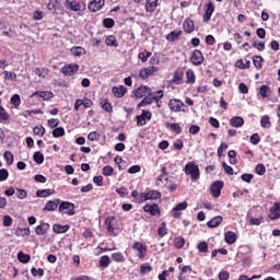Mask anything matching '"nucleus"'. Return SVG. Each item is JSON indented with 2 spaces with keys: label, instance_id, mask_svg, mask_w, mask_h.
I'll use <instances>...</instances> for the list:
<instances>
[{
  "label": "nucleus",
  "instance_id": "nucleus-23",
  "mask_svg": "<svg viewBox=\"0 0 280 280\" xmlns=\"http://www.w3.org/2000/svg\"><path fill=\"white\" fill-rule=\"evenodd\" d=\"M183 27H184V32H186V34H191V32H194V30H196V26L194 25V21H191L190 19H187L184 21Z\"/></svg>",
  "mask_w": 280,
  "mask_h": 280
},
{
  "label": "nucleus",
  "instance_id": "nucleus-32",
  "mask_svg": "<svg viewBox=\"0 0 280 280\" xmlns=\"http://www.w3.org/2000/svg\"><path fill=\"white\" fill-rule=\"evenodd\" d=\"M112 259L117 264H124V261H126V258L124 257V254L121 252L112 254Z\"/></svg>",
  "mask_w": 280,
  "mask_h": 280
},
{
  "label": "nucleus",
  "instance_id": "nucleus-57",
  "mask_svg": "<svg viewBox=\"0 0 280 280\" xmlns=\"http://www.w3.org/2000/svg\"><path fill=\"white\" fill-rule=\"evenodd\" d=\"M8 119H10L8 112H5V108L0 107V121H8Z\"/></svg>",
  "mask_w": 280,
  "mask_h": 280
},
{
  "label": "nucleus",
  "instance_id": "nucleus-37",
  "mask_svg": "<svg viewBox=\"0 0 280 280\" xmlns=\"http://www.w3.org/2000/svg\"><path fill=\"white\" fill-rule=\"evenodd\" d=\"M131 197L136 200V202H138L139 205H141V202H144L143 199V192L139 194V191L133 190L131 191Z\"/></svg>",
  "mask_w": 280,
  "mask_h": 280
},
{
  "label": "nucleus",
  "instance_id": "nucleus-31",
  "mask_svg": "<svg viewBox=\"0 0 280 280\" xmlns=\"http://www.w3.org/2000/svg\"><path fill=\"white\" fill-rule=\"evenodd\" d=\"M54 233H67L69 231V225L55 224L52 226Z\"/></svg>",
  "mask_w": 280,
  "mask_h": 280
},
{
  "label": "nucleus",
  "instance_id": "nucleus-7",
  "mask_svg": "<svg viewBox=\"0 0 280 280\" xmlns=\"http://www.w3.org/2000/svg\"><path fill=\"white\" fill-rule=\"evenodd\" d=\"M151 119H152V113L143 109L142 114L137 116V125L145 126V124H148V121H150Z\"/></svg>",
  "mask_w": 280,
  "mask_h": 280
},
{
  "label": "nucleus",
  "instance_id": "nucleus-45",
  "mask_svg": "<svg viewBox=\"0 0 280 280\" xmlns=\"http://www.w3.org/2000/svg\"><path fill=\"white\" fill-rule=\"evenodd\" d=\"M38 96L36 95V92L35 93H33L30 97H28V100H27V104H28V106H36V105H38Z\"/></svg>",
  "mask_w": 280,
  "mask_h": 280
},
{
  "label": "nucleus",
  "instance_id": "nucleus-61",
  "mask_svg": "<svg viewBox=\"0 0 280 280\" xmlns=\"http://www.w3.org/2000/svg\"><path fill=\"white\" fill-rule=\"evenodd\" d=\"M151 95L153 97V102H159L160 100H163V91L161 90Z\"/></svg>",
  "mask_w": 280,
  "mask_h": 280
},
{
  "label": "nucleus",
  "instance_id": "nucleus-10",
  "mask_svg": "<svg viewBox=\"0 0 280 280\" xmlns=\"http://www.w3.org/2000/svg\"><path fill=\"white\" fill-rule=\"evenodd\" d=\"M190 60H191L192 65H195V67H198V66L202 65V62H205V56H202V51L196 49L192 52Z\"/></svg>",
  "mask_w": 280,
  "mask_h": 280
},
{
  "label": "nucleus",
  "instance_id": "nucleus-16",
  "mask_svg": "<svg viewBox=\"0 0 280 280\" xmlns=\"http://www.w3.org/2000/svg\"><path fill=\"white\" fill-rule=\"evenodd\" d=\"M279 218H280V202H276L273 207L270 209L269 219L279 220Z\"/></svg>",
  "mask_w": 280,
  "mask_h": 280
},
{
  "label": "nucleus",
  "instance_id": "nucleus-58",
  "mask_svg": "<svg viewBox=\"0 0 280 280\" xmlns=\"http://www.w3.org/2000/svg\"><path fill=\"white\" fill-rule=\"evenodd\" d=\"M114 172H115V168H113V166L110 165H107L103 168L104 176H113Z\"/></svg>",
  "mask_w": 280,
  "mask_h": 280
},
{
  "label": "nucleus",
  "instance_id": "nucleus-52",
  "mask_svg": "<svg viewBox=\"0 0 280 280\" xmlns=\"http://www.w3.org/2000/svg\"><path fill=\"white\" fill-rule=\"evenodd\" d=\"M253 62H254V67H256V69H261V62H264V58H261V56H255L253 58Z\"/></svg>",
  "mask_w": 280,
  "mask_h": 280
},
{
  "label": "nucleus",
  "instance_id": "nucleus-47",
  "mask_svg": "<svg viewBox=\"0 0 280 280\" xmlns=\"http://www.w3.org/2000/svg\"><path fill=\"white\" fill-rule=\"evenodd\" d=\"M11 104L14 106V108H19L21 106V96L19 94H14L11 97Z\"/></svg>",
  "mask_w": 280,
  "mask_h": 280
},
{
  "label": "nucleus",
  "instance_id": "nucleus-53",
  "mask_svg": "<svg viewBox=\"0 0 280 280\" xmlns=\"http://www.w3.org/2000/svg\"><path fill=\"white\" fill-rule=\"evenodd\" d=\"M35 73L38 75V78H46L48 70L46 68H37L35 69Z\"/></svg>",
  "mask_w": 280,
  "mask_h": 280
},
{
  "label": "nucleus",
  "instance_id": "nucleus-5",
  "mask_svg": "<svg viewBox=\"0 0 280 280\" xmlns=\"http://www.w3.org/2000/svg\"><path fill=\"white\" fill-rule=\"evenodd\" d=\"M65 8L67 10H71V12H81V10H85L86 7L82 4L75 0H66L65 2Z\"/></svg>",
  "mask_w": 280,
  "mask_h": 280
},
{
  "label": "nucleus",
  "instance_id": "nucleus-17",
  "mask_svg": "<svg viewBox=\"0 0 280 280\" xmlns=\"http://www.w3.org/2000/svg\"><path fill=\"white\" fill-rule=\"evenodd\" d=\"M161 198V192L159 190H151L148 192H143V200H159Z\"/></svg>",
  "mask_w": 280,
  "mask_h": 280
},
{
  "label": "nucleus",
  "instance_id": "nucleus-13",
  "mask_svg": "<svg viewBox=\"0 0 280 280\" xmlns=\"http://www.w3.org/2000/svg\"><path fill=\"white\" fill-rule=\"evenodd\" d=\"M78 69H80V66L77 63H71L69 66H65L61 71L65 75H74L78 73Z\"/></svg>",
  "mask_w": 280,
  "mask_h": 280
},
{
  "label": "nucleus",
  "instance_id": "nucleus-54",
  "mask_svg": "<svg viewBox=\"0 0 280 280\" xmlns=\"http://www.w3.org/2000/svg\"><path fill=\"white\" fill-rule=\"evenodd\" d=\"M255 172L258 176H264L266 174V166L264 164H258L256 165Z\"/></svg>",
  "mask_w": 280,
  "mask_h": 280
},
{
  "label": "nucleus",
  "instance_id": "nucleus-64",
  "mask_svg": "<svg viewBox=\"0 0 280 280\" xmlns=\"http://www.w3.org/2000/svg\"><path fill=\"white\" fill-rule=\"evenodd\" d=\"M89 141H97L100 139V133L92 131L88 135Z\"/></svg>",
  "mask_w": 280,
  "mask_h": 280
},
{
  "label": "nucleus",
  "instance_id": "nucleus-9",
  "mask_svg": "<svg viewBox=\"0 0 280 280\" xmlns=\"http://www.w3.org/2000/svg\"><path fill=\"white\" fill-rule=\"evenodd\" d=\"M135 95L138 98L148 97V96L152 95V89H150L145 85H141L136 90Z\"/></svg>",
  "mask_w": 280,
  "mask_h": 280
},
{
  "label": "nucleus",
  "instance_id": "nucleus-59",
  "mask_svg": "<svg viewBox=\"0 0 280 280\" xmlns=\"http://www.w3.org/2000/svg\"><path fill=\"white\" fill-rule=\"evenodd\" d=\"M167 182V175H160L156 178V185L158 187H163L164 183Z\"/></svg>",
  "mask_w": 280,
  "mask_h": 280
},
{
  "label": "nucleus",
  "instance_id": "nucleus-4",
  "mask_svg": "<svg viewBox=\"0 0 280 280\" xmlns=\"http://www.w3.org/2000/svg\"><path fill=\"white\" fill-rule=\"evenodd\" d=\"M133 250H136V255L137 257H139V259H143V257H145V255H148V246H145V244L141 243V242H136L132 245Z\"/></svg>",
  "mask_w": 280,
  "mask_h": 280
},
{
  "label": "nucleus",
  "instance_id": "nucleus-25",
  "mask_svg": "<svg viewBox=\"0 0 280 280\" xmlns=\"http://www.w3.org/2000/svg\"><path fill=\"white\" fill-rule=\"evenodd\" d=\"M112 92L115 97L121 98V97H124V95H126V88H124V85L118 86V88L114 86L112 89Z\"/></svg>",
  "mask_w": 280,
  "mask_h": 280
},
{
  "label": "nucleus",
  "instance_id": "nucleus-50",
  "mask_svg": "<svg viewBox=\"0 0 280 280\" xmlns=\"http://www.w3.org/2000/svg\"><path fill=\"white\" fill-rule=\"evenodd\" d=\"M197 248H198L199 253H208L209 252V245L207 244V242H200L197 245Z\"/></svg>",
  "mask_w": 280,
  "mask_h": 280
},
{
  "label": "nucleus",
  "instance_id": "nucleus-12",
  "mask_svg": "<svg viewBox=\"0 0 280 280\" xmlns=\"http://www.w3.org/2000/svg\"><path fill=\"white\" fill-rule=\"evenodd\" d=\"M105 0H92L88 8L91 12H100L104 8Z\"/></svg>",
  "mask_w": 280,
  "mask_h": 280
},
{
  "label": "nucleus",
  "instance_id": "nucleus-49",
  "mask_svg": "<svg viewBox=\"0 0 280 280\" xmlns=\"http://www.w3.org/2000/svg\"><path fill=\"white\" fill-rule=\"evenodd\" d=\"M150 56H152V52H150V51H143V52H139L138 58H139V60H141L142 62H148V59L150 58Z\"/></svg>",
  "mask_w": 280,
  "mask_h": 280
},
{
  "label": "nucleus",
  "instance_id": "nucleus-42",
  "mask_svg": "<svg viewBox=\"0 0 280 280\" xmlns=\"http://www.w3.org/2000/svg\"><path fill=\"white\" fill-rule=\"evenodd\" d=\"M72 56H83V54H86V50L84 48L77 46L71 48Z\"/></svg>",
  "mask_w": 280,
  "mask_h": 280
},
{
  "label": "nucleus",
  "instance_id": "nucleus-33",
  "mask_svg": "<svg viewBox=\"0 0 280 280\" xmlns=\"http://www.w3.org/2000/svg\"><path fill=\"white\" fill-rule=\"evenodd\" d=\"M18 259L21 264H28L30 259H32V256L23 252H19Z\"/></svg>",
  "mask_w": 280,
  "mask_h": 280
},
{
  "label": "nucleus",
  "instance_id": "nucleus-35",
  "mask_svg": "<svg viewBox=\"0 0 280 280\" xmlns=\"http://www.w3.org/2000/svg\"><path fill=\"white\" fill-rule=\"evenodd\" d=\"M110 266V257L107 255L102 256L100 259V268H108Z\"/></svg>",
  "mask_w": 280,
  "mask_h": 280
},
{
  "label": "nucleus",
  "instance_id": "nucleus-27",
  "mask_svg": "<svg viewBox=\"0 0 280 280\" xmlns=\"http://www.w3.org/2000/svg\"><path fill=\"white\" fill-rule=\"evenodd\" d=\"M52 194H56V190L54 189H43L36 191L37 198H47L48 196H52Z\"/></svg>",
  "mask_w": 280,
  "mask_h": 280
},
{
  "label": "nucleus",
  "instance_id": "nucleus-46",
  "mask_svg": "<svg viewBox=\"0 0 280 280\" xmlns=\"http://www.w3.org/2000/svg\"><path fill=\"white\" fill-rule=\"evenodd\" d=\"M3 158L8 165H12V163H14V154H12V152L5 151Z\"/></svg>",
  "mask_w": 280,
  "mask_h": 280
},
{
  "label": "nucleus",
  "instance_id": "nucleus-44",
  "mask_svg": "<svg viewBox=\"0 0 280 280\" xmlns=\"http://www.w3.org/2000/svg\"><path fill=\"white\" fill-rule=\"evenodd\" d=\"M173 82L174 84H182L183 83V72L175 71L173 75Z\"/></svg>",
  "mask_w": 280,
  "mask_h": 280
},
{
  "label": "nucleus",
  "instance_id": "nucleus-39",
  "mask_svg": "<svg viewBox=\"0 0 280 280\" xmlns=\"http://www.w3.org/2000/svg\"><path fill=\"white\" fill-rule=\"evenodd\" d=\"M270 88L268 85H262L260 86V95L264 100H266V97H270Z\"/></svg>",
  "mask_w": 280,
  "mask_h": 280
},
{
  "label": "nucleus",
  "instance_id": "nucleus-41",
  "mask_svg": "<svg viewBox=\"0 0 280 280\" xmlns=\"http://www.w3.org/2000/svg\"><path fill=\"white\" fill-rule=\"evenodd\" d=\"M33 135L36 137H43L45 135V127H43V125L34 127Z\"/></svg>",
  "mask_w": 280,
  "mask_h": 280
},
{
  "label": "nucleus",
  "instance_id": "nucleus-11",
  "mask_svg": "<svg viewBox=\"0 0 280 280\" xmlns=\"http://www.w3.org/2000/svg\"><path fill=\"white\" fill-rule=\"evenodd\" d=\"M168 106L174 113H180L185 104L178 98H173L168 102Z\"/></svg>",
  "mask_w": 280,
  "mask_h": 280
},
{
  "label": "nucleus",
  "instance_id": "nucleus-34",
  "mask_svg": "<svg viewBox=\"0 0 280 280\" xmlns=\"http://www.w3.org/2000/svg\"><path fill=\"white\" fill-rule=\"evenodd\" d=\"M152 102H154V98L152 97V95L144 96V98L138 104V108H141L143 106H150Z\"/></svg>",
  "mask_w": 280,
  "mask_h": 280
},
{
  "label": "nucleus",
  "instance_id": "nucleus-60",
  "mask_svg": "<svg viewBox=\"0 0 280 280\" xmlns=\"http://www.w3.org/2000/svg\"><path fill=\"white\" fill-rule=\"evenodd\" d=\"M260 141H261V138L259 137V133L252 135L250 143H253V145H257Z\"/></svg>",
  "mask_w": 280,
  "mask_h": 280
},
{
  "label": "nucleus",
  "instance_id": "nucleus-22",
  "mask_svg": "<svg viewBox=\"0 0 280 280\" xmlns=\"http://www.w3.org/2000/svg\"><path fill=\"white\" fill-rule=\"evenodd\" d=\"M226 244H235L237 242V234L233 231H229L224 234Z\"/></svg>",
  "mask_w": 280,
  "mask_h": 280
},
{
  "label": "nucleus",
  "instance_id": "nucleus-55",
  "mask_svg": "<svg viewBox=\"0 0 280 280\" xmlns=\"http://www.w3.org/2000/svg\"><path fill=\"white\" fill-rule=\"evenodd\" d=\"M264 222V217L260 218H249V224L254 226H259Z\"/></svg>",
  "mask_w": 280,
  "mask_h": 280
},
{
  "label": "nucleus",
  "instance_id": "nucleus-30",
  "mask_svg": "<svg viewBox=\"0 0 280 280\" xmlns=\"http://www.w3.org/2000/svg\"><path fill=\"white\" fill-rule=\"evenodd\" d=\"M35 95H37V100L40 102V98L44 101L51 100L54 97V93L51 92H35Z\"/></svg>",
  "mask_w": 280,
  "mask_h": 280
},
{
  "label": "nucleus",
  "instance_id": "nucleus-18",
  "mask_svg": "<svg viewBox=\"0 0 280 280\" xmlns=\"http://www.w3.org/2000/svg\"><path fill=\"white\" fill-rule=\"evenodd\" d=\"M230 126L233 128H242V126H244V118L242 116H235L231 118Z\"/></svg>",
  "mask_w": 280,
  "mask_h": 280
},
{
  "label": "nucleus",
  "instance_id": "nucleus-1",
  "mask_svg": "<svg viewBox=\"0 0 280 280\" xmlns=\"http://www.w3.org/2000/svg\"><path fill=\"white\" fill-rule=\"evenodd\" d=\"M184 172L187 176L191 177V180H198L200 178V168L194 162L186 164Z\"/></svg>",
  "mask_w": 280,
  "mask_h": 280
},
{
  "label": "nucleus",
  "instance_id": "nucleus-63",
  "mask_svg": "<svg viewBox=\"0 0 280 280\" xmlns=\"http://www.w3.org/2000/svg\"><path fill=\"white\" fill-rule=\"evenodd\" d=\"M12 217L8 214L3 217V226H12Z\"/></svg>",
  "mask_w": 280,
  "mask_h": 280
},
{
  "label": "nucleus",
  "instance_id": "nucleus-38",
  "mask_svg": "<svg viewBox=\"0 0 280 280\" xmlns=\"http://www.w3.org/2000/svg\"><path fill=\"white\" fill-rule=\"evenodd\" d=\"M105 44L108 45L109 47H118L119 44H117V38L115 36L109 35L105 39Z\"/></svg>",
  "mask_w": 280,
  "mask_h": 280
},
{
  "label": "nucleus",
  "instance_id": "nucleus-24",
  "mask_svg": "<svg viewBox=\"0 0 280 280\" xmlns=\"http://www.w3.org/2000/svg\"><path fill=\"white\" fill-rule=\"evenodd\" d=\"M180 36H183V31H173L166 36V40H168V43H175Z\"/></svg>",
  "mask_w": 280,
  "mask_h": 280
},
{
  "label": "nucleus",
  "instance_id": "nucleus-14",
  "mask_svg": "<svg viewBox=\"0 0 280 280\" xmlns=\"http://www.w3.org/2000/svg\"><path fill=\"white\" fill-rule=\"evenodd\" d=\"M143 211L145 213H150V215H159L161 213V210L159 209V205L156 203L145 205L143 207Z\"/></svg>",
  "mask_w": 280,
  "mask_h": 280
},
{
  "label": "nucleus",
  "instance_id": "nucleus-40",
  "mask_svg": "<svg viewBox=\"0 0 280 280\" xmlns=\"http://www.w3.org/2000/svg\"><path fill=\"white\" fill-rule=\"evenodd\" d=\"M33 159L35 163H37V165H42V163L45 161V155H43V153L37 151L34 153Z\"/></svg>",
  "mask_w": 280,
  "mask_h": 280
},
{
  "label": "nucleus",
  "instance_id": "nucleus-26",
  "mask_svg": "<svg viewBox=\"0 0 280 280\" xmlns=\"http://www.w3.org/2000/svg\"><path fill=\"white\" fill-rule=\"evenodd\" d=\"M222 215L214 217L207 224L210 229H218L222 224Z\"/></svg>",
  "mask_w": 280,
  "mask_h": 280
},
{
  "label": "nucleus",
  "instance_id": "nucleus-29",
  "mask_svg": "<svg viewBox=\"0 0 280 280\" xmlns=\"http://www.w3.org/2000/svg\"><path fill=\"white\" fill-rule=\"evenodd\" d=\"M186 83L187 84H196V73H194V70L188 69L186 71Z\"/></svg>",
  "mask_w": 280,
  "mask_h": 280
},
{
  "label": "nucleus",
  "instance_id": "nucleus-19",
  "mask_svg": "<svg viewBox=\"0 0 280 280\" xmlns=\"http://www.w3.org/2000/svg\"><path fill=\"white\" fill-rule=\"evenodd\" d=\"M50 225L49 223H42L36 226L35 233L36 235H46V233L49 231Z\"/></svg>",
  "mask_w": 280,
  "mask_h": 280
},
{
  "label": "nucleus",
  "instance_id": "nucleus-21",
  "mask_svg": "<svg viewBox=\"0 0 280 280\" xmlns=\"http://www.w3.org/2000/svg\"><path fill=\"white\" fill-rule=\"evenodd\" d=\"M214 10H215V7H213V3L207 4L206 13L203 14L205 23L211 20V16L213 15Z\"/></svg>",
  "mask_w": 280,
  "mask_h": 280
},
{
  "label": "nucleus",
  "instance_id": "nucleus-48",
  "mask_svg": "<svg viewBox=\"0 0 280 280\" xmlns=\"http://www.w3.org/2000/svg\"><path fill=\"white\" fill-rule=\"evenodd\" d=\"M52 137H55V139H58V137H65V128L62 127L55 128L52 130Z\"/></svg>",
  "mask_w": 280,
  "mask_h": 280
},
{
  "label": "nucleus",
  "instance_id": "nucleus-43",
  "mask_svg": "<svg viewBox=\"0 0 280 280\" xmlns=\"http://www.w3.org/2000/svg\"><path fill=\"white\" fill-rule=\"evenodd\" d=\"M261 128H270L272 124L270 122V117L268 115L262 116L260 119Z\"/></svg>",
  "mask_w": 280,
  "mask_h": 280
},
{
  "label": "nucleus",
  "instance_id": "nucleus-8",
  "mask_svg": "<svg viewBox=\"0 0 280 280\" xmlns=\"http://www.w3.org/2000/svg\"><path fill=\"white\" fill-rule=\"evenodd\" d=\"M159 71V68L154 66H150L148 68L141 69L139 72V75L142 78V80H148L150 75H154Z\"/></svg>",
  "mask_w": 280,
  "mask_h": 280
},
{
  "label": "nucleus",
  "instance_id": "nucleus-6",
  "mask_svg": "<svg viewBox=\"0 0 280 280\" xmlns=\"http://www.w3.org/2000/svg\"><path fill=\"white\" fill-rule=\"evenodd\" d=\"M224 187V182L222 180H217L212 183L210 187L211 195L213 198H220V195L222 194V188Z\"/></svg>",
  "mask_w": 280,
  "mask_h": 280
},
{
  "label": "nucleus",
  "instance_id": "nucleus-56",
  "mask_svg": "<svg viewBox=\"0 0 280 280\" xmlns=\"http://www.w3.org/2000/svg\"><path fill=\"white\" fill-rule=\"evenodd\" d=\"M158 235H160V237H165V235H167V228L165 226V222H163L162 225L158 229Z\"/></svg>",
  "mask_w": 280,
  "mask_h": 280
},
{
  "label": "nucleus",
  "instance_id": "nucleus-62",
  "mask_svg": "<svg viewBox=\"0 0 280 280\" xmlns=\"http://www.w3.org/2000/svg\"><path fill=\"white\" fill-rule=\"evenodd\" d=\"M230 277H231V273H229V271H226V270L219 272L220 280H229Z\"/></svg>",
  "mask_w": 280,
  "mask_h": 280
},
{
  "label": "nucleus",
  "instance_id": "nucleus-28",
  "mask_svg": "<svg viewBox=\"0 0 280 280\" xmlns=\"http://www.w3.org/2000/svg\"><path fill=\"white\" fill-rule=\"evenodd\" d=\"M156 5H159V0H147L145 11L154 12V10H156Z\"/></svg>",
  "mask_w": 280,
  "mask_h": 280
},
{
  "label": "nucleus",
  "instance_id": "nucleus-51",
  "mask_svg": "<svg viewBox=\"0 0 280 280\" xmlns=\"http://www.w3.org/2000/svg\"><path fill=\"white\" fill-rule=\"evenodd\" d=\"M174 246L176 248H183V246H185V238H183L182 236H177L174 241Z\"/></svg>",
  "mask_w": 280,
  "mask_h": 280
},
{
  "label": "nucleus",
  "instance_id": "nucleus-15",
  "mask_svg": "<svg viewBox=\"0 0 280 280\" xmlns=\"http://www.w3.org/2000/svg\"><path fill=\"white\" fill-rule=\"evenodd\" d=\"M188 205L187 201H183L178 203L176 207L173 208V218H180L182 213L180 211H185L187 209Z\"/></svg>",
  "mask_w": 280,
  "mask_h": 280
},
{
  "label": "nucleus",
  "instance_id": "nucleus-2",
  "mask_svg": "<svg viewBox=\"0 0 280 280\" xmlns=\"http://www.w3.org/2000/svg\"><path fill=\"white\" fill-rule=\"evenodd\" d=\"M59 211L66 213L67 215H75V205L69 201H62L59 205Z\"/></svg>",
  "mask_w": 280,
  "mask_h": 280
},
{
  "label": "nucleus",
  "instance_id": "nucleus-3",
  "mask_svg": "<svg viewBox=\"0 0 280 280\" xmlns=\"http://www.w3.org/2000/svg\"><path fill=\"white\" fill-rule=\"evenodd\" d=\"M105 225L109 235H117L115 231H117L118 223L115 217H107L105 220Z\"/></svg>",
  "mask_w": 280,
  "mask_h": 280
},
{
  "label": "nucleus",
  "instance_id": "nucleus-20",
  "mask_svg": "<svg viewBox=\"0 0 280 280\" xmlns=\"http://www.w3.org/2000/svg\"><path fill=\"white\" fill-rule=\"evenodd\" d=\"M58 205H60V199L48 201L44 207V211H56L58 209Z\"/></svg>",
  "mask_w": 280,
  "mask_h": 280
},
{
  "label": "nucleus",
  "instance_id": "nucleus-36",
  "mask_svg": "<svg viewBox=\"0 0 280 280\" xmlns=\"http://www.w3.org/2000/svg\"><path fill=\"white\" fill-rule=\"evenodd\" d=\"M166 128H171V130H173L174 132H176L177 135H180V132H183V129L180 128V125L176 124V122H167L166 124Z\"/></svg>",
  "mask_w": 280,
  "mask_h": 280
}]
</instances>
